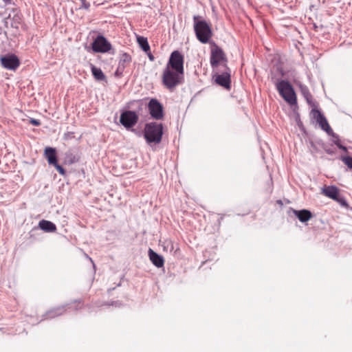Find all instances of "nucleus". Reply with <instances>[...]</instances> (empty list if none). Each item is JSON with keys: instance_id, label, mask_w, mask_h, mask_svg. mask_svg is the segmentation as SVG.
Returning a JSON list of instances; mask_svg holds the SVG:
<instances>
[{"instance_id": "4468645a", "label": "nucleus", "mask_w": 352, "mask_h": 352, "mask_svg": "<svg viewBox=\"0 0 352 352\" xmlns=\"http://www.w3.org/2000/svg\"><path fill=\"white\" fill-rule=\"evenodd\" d=\"M149 259L152 263L157 267H162L164 265V258L154 252L152 249L148 250Z\"/></svg>"}, {"instance_id": "f03ea898", "label": "nucleus", "mask_w": 352, "mask_h": 352, "mask_svg": "<svg viewBox=\"0 0 352 352\" xmlns=\"http://www.w3.org/2000/svg\"><path fill=\"white\" fill-rule=\"evenodd\" d=\"M272 81L274 83L280 96L290 105H294L297 102L296 93L291 84L285 80L276 79L272 76Z\"/></svg>"}, {"instance_id": "1a4fd4ad", "label": "nucleus", "mask_w": 352, "mask_h": 352, "mask_svg": "<svg viewBox=\"0 0 352 352\" xmlns=\"http://www.w3.org/2000/svg\"><path fill=\"white\" fill-rule=\"evenodd\" d=\"M120 121L125 127H132L138 122V116L134 111H126L121 114Z\"/></svg>"}, {"instance_id": "6ab92c4d", "label": "nucleus", "mask_w": 352, "mask_h": 352, "mask_svg": "<svg viewBox=\"0 0 352 352\" xmlns=\"http://www.w3.org/2000/svg\"><path fill=\"white\" fill-rule=\"evenodd\" d=\"M137 41L141 48L146 52L150 51V46L147 38L143 36H138Z\"/></svg>"}, {"instance_id": "393cba45", "label": "nucleus", "mask_w": 352, "mask_h": 352, "mask_svg": "<svg viewBox=\"0 0 352 352\" xmlns=\"http://www.w3.org/2000/svg\"><path fill=\"white\" fill-rule=\"evenodd\" d=\"M30 123L32 124L34 126H39L41 124V122L39 120L32 118L30 120Z\"/></svg>"}, {"instance_id": "c756f323", "label": "nucleus", "mask_w": 352, "mask_h": 352, "mask_svg": "<svg viewBox=\"0 0 352 352\" xmlns=\"http://www.w3.org/2000/svg\"><path fill=\"white\" fill-rule=\"evenodd\" d=\"M148 57H149V59H150L151 60H154V57H153V56L152 54H150V55L148 56Z\"/></svg>"}, {"instance_id": "aec40b11", "label": "nucleus", "mask_w": 352, "mask_h": 352, "mask_svg": "<svg viewBox=\"0 0 352 352\" xmlns=\"http://www.w3.org/2000/svg\"><path fill=\"white\" fill-rule=\"evenodd\" d=\"M71 305H72L76 309H82L83 307L84 302L82 300H76L73 301Z\"/></svg>"}, {"instance_id": "f3484780", "label": "nucleus", "mask_w": 352, "mask_h": 352, "mask_svg": "<svg viewBox=\"0 0 352 352\" xmlns=\"http://www.w3.org/2000/svg\"><path fill=\"white\" fill-rule=\"evenodd\" d=\"M67 309V305H62L57 307H55L52 309H51L47 314L49 315V317L54 318L56 316H58L60 315H63L64 313L66 312Z\"/></svg>"}, {"instance_id": "c85d7f7f", "label": "nucleus", "mask_w": 352, "mask_h": 352, "mask_svg": "<svg viewBox=\"0 0 352 352\" xmlns=\"http://www.w3.org/2000/svg\"><path fill=\"white\" fill-rule=\"evenodd\" d=\"M180 250L179 248H177L174 251V255H176L178 252H179Z\"/></svg>"}, {"instance_id": "f257e3e1", "label": "nucleus", "mask_w": 352, "mask_h": 352, "mask_svg": "<svg viewBox=\"0 0 352 352\" xmlns=\"http://www.w3.org/2000/svg\"><path fill=\"white\" fill-rule=\"evenodd\" d=\"M184 57L178 50L173 51L162 74V82L170 91L182 85L184 81Z\"/></svg>"}, {"instance_id": "39448f33", "label": "nucleus", "mask_w": 352, "mask_h": 352, "mask_svg": "<svg viewBox=\"0 0 352 352\" xmlns=\"http://www.w3.org/2000/svg\"><path fill=\"white\" fill-rule=\"evenodd\" d=\"M210 65L213 69L218 67L221 64L226 66L228 59L223 50L214 43L211 45Z\"/></svg>"}, {"instance_id": "7c9ffc66", "label": "nucleus", "mask_w": 352, "mask_h": 352, "mask_svg": "<svg viewBox=\"0 0 352 352\" xmlns=\"http://www.w3.org/2000/svg\"><path fill=\"white\" fill-rule=\"evenodd\" d=\"M283 74H283V72H281V76H283Z\"/></svg>"}, {"instance_id": "2eb2a0df", "label": "nucleus", "mask_w": 352, "mask_h": 352, "mask_svg": "<svg viewBox=\"0 0 352 352\" xmlns=\"http://www.w3.org/2000/svg\"><path fill=\"white\" fill-rule=\"evenodd\" d=\"M294 213L299 221L302 223H305L312 218V214L308 210H294Z\"/></svg>"}, {"instance_id": "412c9836", "label": "nucleus", "mask_w": 352, "mask_h": 352, "mask_svg": "<svg viewBox=\"0 0 352 352\" xmlns=\"http://www.w3.org/2000/svg\"><path fill=\"white\" fill-rule=\"evenodd\" d=\"M74 133L72 131H68L64 133L63 135V139L66 141L72 140L74 138Z\"/></svg>"}, {"instance_id": "4be33fe9", "label": "nucleus", "mask_w": 352, "mask_h": 352, "mask_svg": "<svg viewBox=\"0 0 352 352\" xmlns=\"http://www.w3.org/2000/svg\"><path fill=\"white\" fill-rule=\"evenodd\" d=\"M342 161L349 168L352 169V157H345Z\"/></svg>"}, {"instance_id": "b1692460", "label": "nucleus", "mask_w": 352, "mask_h": 352, "mask_svg": "<svg viewBox=\"0 0 352 352\" xmlns=\"http://www.w3.org/2000/svg\"><path fill=\"white\" fill-rule=\"evenodd\" d=\"M80 1L81 2V6H80L81 8H84L86 10L89 8L90 4L89 2H87L86 0H80Z\"/></svg>"}, {"instance_id": "bb28decb", "label": "nucleus", "mask_w": 352, "mask_h": 352, "mask_svg": "<svg viewBox=\"0 0 352 352\" xmlns=\"http://www.w3.org/2000/svg\"><path fill=\"white\" fill-rule=\"evenodd\" d=\"M309 98H311V94L308 92L306 95V99L307 100L308 102H310V100H309Z\"/></svg>"}, {"instance_id": "7ed1b4c3", "label": "nucleus", "mask_w": 352, "mask_h": 352, "mask_svg": "<svg viewBox=\"0 0 352 352\" xmlns=\"http://www.w3.org/2000/svg\"><path fill=\"white\" fill-rule=\"evenodd\" d=\"M200 16H194V30L197 39L202 43H208L212 36L211 25L205 20H199Z\"/></svg>"}, {"instance_id": "f8f14e48", "label": "nucleus", "mask_w": 352, "mask_h": 352, "mask_svg": "<svg viewBox=\"0 0 352 352\" xmlns=\"http://www.w3.org/2000/svg\"><path fill=\"white\" fill-rule=\"evenodd\" d=\"M311 113L312 115L313 118L316 120V121L322 130L325 131L327 133L331 131V129L326 118L319 110L312 109Z\"/></svg>"}, {"instance_id": "a878e982", "label": "nucleus", "mask_w": 352, "mask_h": 352, "mask_svg": "<svg viewBox=\"0 0 352 352\" xmlns=\"http://www.w3.org/2000/svg\"><path fill=\"white\" fill-rule=\"evenodd\" d=\"M168 245H170V250L173 251V249H174V243L173 241H166Z\"/></svg>"}, {"instance_id": "dca6fc26", "label": "nucleus", "mask_w": 352, "mask_h": 352, "mask_svg": "<svg viewBox=\"0 0 352 352\" xmlns=\"http://www.w3.org/2000/svg\"><path fill=\"white\" fill-rule=\"evenodd\" d=\"M38 226L47 232H54L56 230V226L54 223L44 219L39 221Z\"/></svg>"}, {"instance_id": "20e7f679", "label": "nucleus", "mask_w": 352, "mask_h": 352, "mask_svg": "<svg viewBox=\"0 0 352 352\" xmlns=\"http://www.w3.org/2000/svg\"><path fill=\"white\" fill-rule=\"evenodd\" d=\"M163 125L155 122L148 123L145 125L144 136L149 144H159L162 141L163 135Z\"/></svg>"}, {"instance_id": "9b49d317", "label": "nucleus", "mask_w": 352, "mask_h": 352, "mask_svg": "<svg viewBox=\"0 0 352 352\" xmlns=\"http://www.w3.org/2000/svg\"><path fill=\"white\" fill-rule=\"evenodd\" d=\"M149 113L152 118L160 120L163 118V107L156 99H151L148 105Z\"/></svg>"}, {"instance_id": "423d86ee", "label": "nucleus", "mask_w": 352, "mask_h": 352, "mask_svg": "<svg viewBox=\"0 0 352 352\" xmlns=\"http://www.w3.org/2000/svg\"><path fill=\"white\" fill-rule=\"evenodd\" d=\"M44 156L49 164L54 166L61 175H65V170L58 163L56 148L50 146L46 147L44 150Z\"/></svg>"}, {"instance_id": "a211bd4d", "label": "nucleus", "mask_w": 352, "mask_h": 352, "mask_svg": "<svg viewBox=\"0 0 352 352\" xmlns=\"http://www.w3.org/2000/svg\"><path fill=\"white\" fill-rule=\"evenodd\" d=\"M91 73L96 80H105V75L104 74V73L100 68H98L95 65L91 64Z\"/></svg>"}, {"instance_id": "0eeeda50", "label": "nucleus", "mask_w": 352, "mask_h": 352, "mask_svg": "<svg viewBox=\"0 0 352 352\" xmlns=\"http://www.w3.org/2000/svg\"><path fill=\"white\" fill-rule=\"evenodd\" d=\"M91 47L95 52L106 53L111 49V45L104 36L99 35L94 39Z\"/></svg>"}, {"instance_id": "5701e85b", "label": "nucleus", "mask_w": 352, "mask_h": 352, "mask_svg": "<svg viewBox=\"0 0 352 352\" xmlns=\"http://www.w3.org/2000/svg\"><path fill=\"white\" fill-rule=\"evenodd\" d=\"M66 160H68L69 164H73L78 161V159L72 153L67 155Z\"/></svg>"}, {"instance_id": "ddd939ff", "label": "nucleus", "mask_w": 352, "mask_h": 352, "mask_svg": "<svg viewBox=\"0 0 352 352\" xmlns=\"http://www.w3.org/2000/svg\"><path fill=\"white\" fill-rule=\"evenodd\" d=\"M215 82L226 88L230 89V75L228 72H225L222 74H218L216 76L215 78Z\"/></svg>"}, {"instance_id": "9d476101", "label": "nucleus", "mask_w": 352, "mask_h": 352, "mask_svg": "<svg viewBox=\"0 0 352 352\" xmlns=\"http://www.w3.org/2000/svg\"><path fill=\"white\" fill-rule=\"evenodd\" d=\"M2 66L8 69L14 70L20 65V61L14 54H8L0 59Z\"/></svg>"}, {"instance_id": "6e6552de", "label": "nucleus", "mask_w": 352, "mask_h": 352, "mask_svg": "<svg viewBox=\"0 0 352 352\" xmlns=\"http://www.w3.org/2000/svg\"><path fill=\"white\" fill-rule=\"evenodd\" d=\"M322 194L324 196L332 199L342 206H346V201L344 199L340 197L339 189L335 186H325L322 189Z\"/></svg>"}, {"instance_id": "cd10ccee", "label": "nucleus", "mask_w": 352, "mask_h": 352, "mask_svg": "<svg viewBox=\"0 0 352 352\" xmlns=\"http://www.w3.org/2000/svg\"><path fill=\"white\" fill-rule=\"evenodd\" d=\"M3 1L6 4H10L12 3V0H3Z\"/></svg>"}]
</instances>
